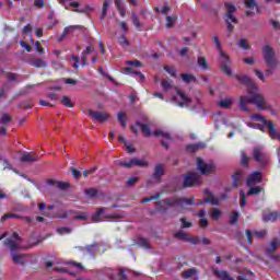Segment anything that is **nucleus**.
Segmentation results:
<instances>
[{
    "mask_svg": "<svg viewBox=\"0 0 280 280\" xmlns=\"http://www.w3.org/2000/svg\"><path fill=\"white\" fill-rule=\"evenodd\" d=\"M132 165H136V167H148L150 163L143 159H131Z\"/></svg>",
    "mask_w": 280,
    "mask_h": 280,
    "instance_id": "c85d7f7f",
    "label": "nucleus"
},
{
    "mask_svg": "<svg viewBox=\"0 0 280 280\" xmlns=\"http://www.w3.org/2000/svg\"><path fill=\"white\" fill-rule=\"evenodd\" d=\"M212 272L220 280H235L233 277H231V273H229L228 271H224V270H220L217 267L212 268Z\"/></svg>",
    "mask_w": 280,
    "mask_h": 280,
    "instance_id": "aec40b11",
    "label": "nucleus"
},
{
    "mask_svg": "<svg viewBox=\"0 0 280 280\" xmlns=\"http://www.w3.org/2000/svg\"><path fill=\"white\" fill-rule=\"evenodd\" d=\"M61 104H63V106H67V108H73V103L71 102V98H69V96H63L61 98Z\"/></svg>",
    "mask_w": 280,
    "mask_h": 280,
    "instance_id": "49530a36",
    "label": "nucleus"
},
{
    "mask_svg": "<svg viewBox=\"0 0 280 280\" xmlns=\"http://www.w3.org/2000/svg\"><path fill=\"white\" fill-rule=\"evenodd\" d=\"M118 121L122 126V128H126L128 126V122H126V113H118Z\"/></svg>",
    "mask_w": 280,
    "mask_h": 280,
    "instance_id": "09e8293b",
    "label": "nucleus"
},
{
    "mask_svg": "<svg viewBox=\"0 0 280 280\" xmlns=\"http://www.w3.org/2000/svg\"><path fill=\"white\" fill-rule=\"evenodd\" d=\"M174 237H176V240H180L182 242H188L189 233H187L185 231H177L174 233Z\"/></svg>",
    "mask_w": 280,
    "mask_h": 280,
    "instance_id": "bb28decb",
    "label": "nucleus"
},
{
    "mask_svg": "<svg viewBox=\"0 0 280 280\" xmlns=\"http://www.w3.org/2000/svg\"><path fill=\"white\" fill-rule=\"evenodd\" d=\"M164 69L167 73H170V75H172L173 78H176V70L174 68L166 66Z\"/></svg>",
    "mask_w": 280,
    "mask_h": 280,
    "instance_id": "338daca9",
    "label": "nucleus"
},
{
    "mask_svg": "<svg viewBox=\"0 0 280 280\" xmlns=\"http://www.w3.org/2000/svg\"><path fill=\"white\" fill-rule=\"evenodd\" d=\"M96 171H97V166H94V167H92V168H90L88 171H84L83 172L84 178H88L90 174H95Z\"/></svg>",
    "mask_w": 280,
    "mask_h": 280,
    "instance_id": "69168bd1",
    "label": "nucleus"
},
{
    "mask_svg": "<svg viewBox=\"0 0 280 280\" xmlns=\"http://www.w3.org/2000/svg\"><path fill=\"white\" fill-rule=\"evenodd\" d=\"M93 51H95V47H93V46H88V47L85 48V50L82 51L83 65H86V55L93 54Z\"/></svg>",
    "mask_w": 280,
    "mask_h": 280,
    "instance_id": "e433bc0d",
    "label": "nucleus"
},
{
    "mask_svg": "<svg viewBox=\"0 0 280 280\" xmlns=\"http://www.w3.org/2000/svg\"><path fill=\"white\" fill-rule=\"evenodd\" d=\"M210 217L212 218V220L218 221L219 218H222V210L218 208H212L210 211Z\"/></svg>",
    "mask_w": 280,
    "mask_h": 280,
    "instance_id": "473e14b6",
    "label": "nucleus"
},
{
    "mask_svg": "<svg viewBox=\"0 0 280 280\" xmlns=\"http://www.w3.org/2000/svg\"><path fill=\"white\" fill-rule=\"evenodd\" d=\"M200 148H205V144H202V143L189 144L187 147V150H188V152H198V150H200Z\"/></svg>",
    "mask_w": 280,
    "mask_h": 280,
    "instance_id": "a18cd8bd",
    "label": "nucleus"
},
{
    "mask_svg": "<svg viewBox=\"0 0 280 280\" xmlns=\"http://www.w3.org/2000/svg\"><path fill=\"white\" fill-rule=\"evenodd\" d=\"M138 245L141 246L142 248H147V249H150L152 247H150V242L148 241V238H139L138 240Z\"/></svg>",
    "mask_w": 280,
    "mask_h": 280,
    "instance_id": "c03bdc74",
    "label": "nucleus"
},
{
    "mask_svg": "<svg viewBox=\"0 0 280 280\" xmlns=\"http://www.w3.org/2000/svg\"><path fill=\"white\" fill-rule=\"evenodd\" d=\"M32 65H33V67H37V68L47 67V62L43 59H33Z\"/></svg>",
    "mask_w": 280,
    "mask_h": 280,
    "instance_id": "a19ab883",
    "label": "nucleus"
},
{
    "mask_svg": "<svg viewBox=\"0 0 280 280\" xmlns=\"http://www.w3.org/2000/svg\"><path fill=\"white\" fill-rule=\"evenodd\" d=\"M236 80H238V82L241 84L246 85L247 91L250 95H253V91H255V89H257V86L255 85V81H253V79H250L246 75H236Z\"/></svg>",
    "mask_w": 280,
    "mask_h": 280,
    "instance_id": "4468645a",
    "label": "nucleus"
},
{
    "mask_svg": "<svg viewBox=\"0 0 280 280\" xmlns=\"http://www.w3.org/2000/svg\"><path fill=\"white\" fill-rule=\"evenodd\" d=\"M108 8H110V0H105L103 2L101 21H104V19H106V14L108 12Z\"/></svg>",
    "mask_w": 280,
    "mask_h": 280,
    "instance_id": "7c9ffc66",
    "label": "nucleus"
},
{
    "mask_svg": "<svg viewBox=\"0 0 280 280\" xmlns=\"http://www.w3.org/2000/svg\"><path fill=\"white\" fill-rule=\"evenodd\" d=\"M202 185V178L198 173H189L184 177V187H199Z\"/></svg>",
    "mask_w": 280,
    "mask_h": 280,
    "instance_id": "9d476101",
    "label": "nucleus"
},
{
    "mask_svg": "<svg viewBox=\"0 0 280 280\" xmlns=\"http://www.w3.org/2000/svg\"><path fill=\"white\" fill-rule=\"evenodd\" d=\"M245 8H247L245 12L246 16H254L255 12H253V10H259L257 0H245Z\"/></svg>",
    "mask_w": 280,
    "mask_h": 280,
    "instance_id": "6ab92c4d",
    "label": "nucleus"
},
{
    "mask_svg": "<svg viewBox=\"0 0 280 280\" xmlns=\"http://www.w3.org/2000/svg\"><path fill=\"white\" fill-rule=\"evenodd\" d=\"M48 185H51L52 187H57V189H69V183L67 182H58L56 179H49Z\"/></svg>",
    "mask_w": 280,
    "mask_h": 280,
    "instance_id": "4be33fe9",
    "label": "nucleus"
},
{
    "mask_svg": "<svg viewBox=\"0 0 280 280\" xmlns=\"http://www.w3.org/2000/svg\"><path fill=\"white\" fill-rule=\"evenodd\" d=\"M84 26L82 25H70L63 28V32L61 34V38L59 40H62L66 36H69L71 34H75V32H81Z\"/></svg>",
    "mask_w": 280,
    "mask_h": 280,
    "instance_id": "f3484780",
    "label": "nucleus"
},
{
    "mask_svg": "<svg viewBox=\"0 0 280 280\" xmlns=\"http://www.w3.org/2000/svg\"><path fill=\"white\" fill-rule=\"evenodd\" d=\"M165 176V165L158 164L154 166L153 174L148 183H161V178Z\"/></svg>",
    "mask_w": 280,
    "mask_h": 280,
    "instance_id": "f8f14e48",
    "label": "nucleus"
},
{
    "mask_svg": "<svg viewBox=\"0 0 280 280\" xmlns=\"http://www.w3.org/2000/svg\"><path fill=\"white\" fill-rule=\"evenodd\" d=\"M253 159L259 165H266V163H268L270 156H268V153H266V151H264V148L256 147L253 150Z\"/></svg>",
    "mask_w": 280,
    "mask_h": 280,
    "instance_id": "0eeeda50",
    "label": "nucleus"
},
{
    "mask_svg": "<svg viewBox=\"0 0 280 280\" xmlns=\"http://www.w3.org/2000/svg\"><path fill=\"white\" fill-rule=\"evenodd\" d=\"M257 183H261V172H255L247 178V187H255Z\"/></svg>",
    "mask_w": 280,
    "mask_h": 280,
    "instance_id": "a211bd4d",
    "label": "nucleus"
},
{
    "mask_svg": "<svg viewBox=\"0 0 280 280\" xmlns=\"http://www.w3.org/2000/svg\"><path fill=\"white\" fill-rule=\"evenodd\" d=\"M139 183V177H131L127 180L126 185L127 187H135Z\"/></svg>",
    "mask_w": 280,
    "mask_h": 280,
    "instance_id": "052dcab7",
    "label": "nucleus"
},
{
    "mask_svg": "<svg viewBox=\"0 0 280 280\" xmlns=\"http://www.w3.org/2000/svg\"><path fill=\"white\" fill-rule=\"evenodd\" d=\"M262 56L269 69H276L278 67L279 61L277 60L275 49H272V47L265 46L262 48Z\"/></svg>",
    "mask_w": 280,
    "mask_h": 280,
    "instance_id": "20e7f679",
    "label": "nucleus"
},
{
    "mask_svg": "<svg viewBox=\"0 0 280 280\" xmlns=\"http://www.w3.org/2000/svg\"><path fill=\"white\" fill-rule=\"evenodd\" d=\"M126 73H132L133 75H138L141 82H145V75L141 72L133 71L132 68H125Z\"/></svg>",
    "mask_w": 280,
    "mask_h": 280,
    "instance_id": "58836bf2",
    "label": "nucleus"
},
{
    "mask_svg": "<svg viewBox=\"0 0 280 280\" xmlns=\"http://www.w3.org/2000/svg\"><path fill=\"white\" fill-rule=\"evenodd\" d=\"M132 23L137 30L141 28V22L139 21V18L137 16L136 13L131 14Z\"/></svg>",
    "mask_w": 280,
    "mask_h": 280,
    "instance_id": "4d7b16f0",
    "label": "nucleus"
},
{
    "mask_svg": "<svg viewBox=\"0 0 280 280\" xmlns=\"http://www.w3.org/2000/svg\"><path fill=\"white\" fill-rule=\"evenodd\" d=\"M237 220H240V212L234 211V212L230 215V224H237Z\"/></svg>",
    "mask_w": 280,
    "mask_h": 280,
    "instance_id": "8fccbe9b",
    "label": "nucleus"
},
{
    "mask_svg": "<svg viewBox=\"0 0 280 280\" xmlns=\"http://www.w3.org/2000/svg\"><path fill=\"white\" fill-rule=\"evenodd\" d=\"M250 161V158L246 155V152L241 151V165L244 167H248V162Z\"/></svg>",
    "mask_w": 280,
    "mask_h": 280,
    "instance_id": "4c0bfd02",
    "label": "nucleus"
},
{
    "mask_svg": "<svg viewBox=\"0 0 280 280\" xmlns=\"http://www.w3.org/2000/svg\"><path fill=\"white\" fill-rule=\"evenodd\" d=\"M8 80H10L11 82H16L19 80V78H21V75L16 74V73H9L7 75Z\"/></svg>",
    "mask_w": 280,
    "mask_h": 280,
    "instance_id": "0e129e2a",
    "label": "nucleus"
},
{
    "mask_svg": "<svg viewBox=\"0 0 280 280\" xmlns=\"http://www.w3.org/2000/svg\"><path fill=\"white\" fill-rule=\"evenodd\" d=\"M36 51L40 55L45 54V48L40 46V42L35 43Z\"/></svg>",
    "mask_w": 280,
    "mask_h": 280,
    "instance_id": "774afa93",
    "label": "nucleus"
},
{
    "mask_svg": "<svg viewBox=\"0 0 280 280\" xmlns=\"http://www.w3.org/2000/svg\"><path fill=\"white\" fill-rule=\"evenodd\" d=\"M84 194L88 198H97V196H100V190L97 188H86L84 190Z\"/></svg>",
    "mask_w": 280,
    "mask_h": 280,
    "instance_id": "c756f323",
    "label": "nucleus"
},
{
    "mask_svg": "<svg viewBox=\"0 0 280 280\" xmlns=\"http://www.w3.org/2000/svg\"><path fill=\"white\" fill-rule=\"evenodd\" d=\"M238 47H241V49H250V45H248V40L244 38L238 42Z\"/></svg>",
    "mask_w": 280,
    "mask_h": 280,
    "instance_id": "e2e57ef3",
    "label": "nucleus"
},
{
    "mask_svg": "<svg viewBox=\"0 0 280 280\" xmlns=\"http://www.w3.org/2000/svg\"><path fill=\"white\" fill-rule=\"evenodd\" d=\"M277 248H279V245L277 244V241H272L266 249L267 255L269 257H272V255H275V253H277Z\"/></svg>",
    "mask_w": 280,
    "mask_h": 280,
    "instance_id": "cd10ccee",
    "label": "nucleus"
},
{
    "mask_svg": "<svg viewBox=\"0 0 280 280\" xmlns=\"http://www.w3.org/2000/svg\"><path fill=\"white\" fill-rule=\"evenodd\" d=\"M108 208H100L94 214H92V221L101 222L102 218L121 219L124 214H106Z\"/></svg>",
    "mask_w": 280,
    "mask_h": 280,
    "instance_id": "9b49d317",
    "label": "nucleus"
},
{
    "mask_svg": "<svg viewBox=\"0 0 280 280\" xmlns=\"http://www.w3.org/2000/svg\"><path fill=\"white\" fill-rule=\"evenodd\" d=\"M179 221L182 222L180 229H191V226H194V223L187 221V218L185 217L180 218Z\"/></svg>",
    "mask_w": 280,
    "mask_h": 280,
    "instance_id": "ea45409f",
    "label": "nucleus"
},
{
    "mask_svg": "<svg viewBox=\"0 0 280 280\" xmlns=\"http://www.w3.org/2000/svg\"><path fill=\"white\" fill-rule=\"evenodd\" d=\"M10 121H12V117H10L8 114H3L0 119V124L2 126H8V124H10Z\"/></svg>",
    "mask_w": 280,
    "mask_h": 280,
    "instance_id": "3c124183",
    "label": "nucleus"
},
{
    "mask_svg": "<svg viewBox=\"0 0 280 280\" xmlns=\"http://www.w3.org/2000/svg\"><path fill=\"white\" fill-rule=\"evenodd\" d=\"M10 218H15L16 220H20L21 215L15 213H7L1 217V222H5V220H10Z\"/></svg>",
    "mask_w": 280,
    "mask_h": 280,
    "instance_id": "603ef678",
    "label": "nucleus"
},
{
    "mask_svg": "<svg viewBox=\"0 0 280 280\" xmlns=\"http://www.w3.org/2000/svg\"><path fill=\"white\" fill-rule=\"evenodd\" d=\"M264 191V188L256 186L249 189V191H247V196H259V194H261Z\"/></svg>",
    "mask_w": 280,
    "mask_h": 280,
    "instance_id": "f704fd0d",
    "label": "nucleus"
},
{
    "mask_svg": "<svg viewBox=\"0 0 280 280\" xmlns=\"http://www.w3.org/2000/svg\"><path fill=\"white\" fill-rule=\"evenodd\" d=\"M177 91V95H179L180 100H183L185 103L180 102L177 104V106H179V108H183V106H189V104H191V100L189 97H187V95H185V93H183V91L178 90L176 88Z\"/></svg>",
    "mask_w": 280,
    "mask_h": 280,
    "instance_id": "5701e85b",
    "label": "nucleus"
},
{
    "mask_svg": "<svg viewBox=\"0 0 280 280\" xmlns=\"http://www.w3.org/2000/svg\"><path fill=\"white\" fill-rule=\"evenodd\" d=\"M246 237L248 244H253V237H256V240H264L268 235L267 230H260V231H254L252 232L250 230H246Z\"/></svg>",
    "mask_w": 280,
    "mask_h": 280,
    "instance_id": "2eb2a0df",
    "label": "nucleus"
},
{
    "mask_svg": "<svg viewBox=\"0 0 280 280\" xmlns=\"http://www.w3.org/2000/svg\"><path fill=\"white\" fill-rule=\"evenodd\" d=\"M85 250H86V253H89V255H93V254L97 253V250H100V244L94 243L92 245H88L85 247Z\"/></svg>",
    "mask_w": 280,
    "mask_h": 280,
    "instance_id": "2f4dec72",
    "label": "nucleus"
},
{
    "mask_svg": "<svg viewBox=\"0 0 280 280\" xmlns=\"http://www.w3.org/2000/svg\"><path fill=\"white\" fill-rule=\"evenodd\" d=\"M20 161L22 163H34L36 161H38V155H32L30 153H24L21 158Z\"/></svg>",
    "mask_w": 280,
    "mask_h": 280,
    "instance_id": "393cba45",
    "label": "nucleus"
},
{
    "mask_svg": "<svg viewBox=\"0 0 280 280\" xmlns=\"http://www.w3.org/2000/svg\"><path fill=\"white\" fill-rule=\"evenodd\" d=\"M198 65H199V67H201V69H205V70L209 69V66L207 63V59L205 57H199L198 58Z\"/></svg>",
    "mask_w": 280,
    "mask_h": 280,
    "instance_id": "5fc2aeb1",
    "label": "nucleus"
},
{
    "mask_svg": "<svg viewBox=\"0 0 280 280\" xmlns=\"http://www.w3.org/2000/svg\"><path fill=\"white\" fill-rule=\"evenodd\" d=\"M89 117L93 119V121H98L100 124H104V121H108V113L106 112H95L93 109L88 110Z\"/></svg>",
    "mask_w": 280,
    "mask_h": 280,
    "instance_id": "ddd939ff",
    "label": "nucleus"
},
{
    "mask_svg": "<svg viewBox=\"0 0 280 280\" xmlns=\"http://www.w3.org/2000/svg\"><path fill=\"white\" fill-rule=\"evenodd\" d=\"M164 205H167L168 207H180L182 209H185V207L189 206V205H195L196 199L190 198V199H186V198H167L163 200Z\"/></svg>",
    "mask_w": 280,
    "mask_h": 280,
    "instance_id": "423d86ee",
    "label": "nucleus"
},
{
    "mask_svg": "<svg viewBox=\"0 0 280 280\" xmlns=\"http://www.w3.org/2000/svg\"><path fill=\"white\" fill-rule=\"evenodd\" d=\"M242 176V171L236 172L235 175H233V187H240V180Z\"/></svg>",
    "mask_w": 280,
    "mask_h": 280,
    "instance_id": "37998d69",
    "label": "nucleus"
},
{
    "mask_svg": "<svg viewBox=\"0 0 280 280\" xmlns=\"http://www.w3.org/2000/svg\"><path fill=\"white\" fill-rule=\"evenodd\" d=\"M184 279H198V271L196 268H191L182 272Z\"/></svg>",
    "mask_w": 280,
    "mask_h": 280,
    "instance_id": "b1692460",
    "label": "nucleus"
},
{
    "mask_svg": "<svg viewBox=\"0 0 280 280\" xmlns=\"http://www.w3.org/2000/svg\"><path fill=\"white\" fill-rule=\"evenodd\" d=\"M176 16H166V27H173L174 23H176Z\"/></svg>",
    "mask_w": 280,
    "mask_h": 280,
    "instance_id": "13d9d810",
    "label": "nucleus"
},
{
    "mask_svg": "<svg viewBox=\"0 0 280 280\" xmlns=\"http://www.w3.org/2000/svg\"><path fill=\"white\" fill-rule=\"evenodd\" d=\"M279 218V212L277 211H265L262 213L264 222H275Z\"/></svg>",
    "mask_w": 280,
    "mask_h": 280,
    "instance_id": "412c9836",
    "label": "nucleus"
},
{
    "mask_svg": "<svg viewBox=\"0 0 280 280\" xmlns=\"http://www.w3.org/2000/svg\"><path fill=\"white\" fill-rule=\"evenodd\" d=\"M70 264H71L72 268H74V270H77V272L84 271V267L82 266L81 262L71 261Z\"/></svg>",
    "mask_w": 280,
    "mask_h": 280,
    "instance_id": "864d4df0",
    "label": "nucleus"
},
{
    "mask_svg": "<svg viewBox=\"0 0 280 280\" xmlns=\"http://www.w3.org/2000/svg\"><path fill=\"white\" fill-rule=\"evenodd\" d=\"M57 233L59 235H69V233H71V228H67V226L59 228L57 229Z\"/></svg>",
    "mask_w": 280,
    "mask_h": 280,
    "instance_id": "6e6d98bb",
    "label": "nucleus"
},
{
    "mask_svg": "<svg viewBox=\"0 0 280 280\" xmlns=\"http://www.w3.org/2000/svg\"><path fill=\"white\" fill-rule=\"evenodd\" d=\"M3 244L5 248H9L12 253L13 264H19L20 266H25V264H27V255L16 254V250H21V236H19V233L14 232L11 237L3 242Z\"/></svg>",
    "mask_w": 280,
    "mask_h": 280,
    "instance_id": "f257e3e1",
    "label": "nucleus"
},
{
    "mask_svg": "<svg viewBox=\"0 0 280 280\" xmlns=\"http://www.w3.org/2000/svg\"><path fill=\"white\" fill-rule=\"evenodd\" d=\"M233 101L231 98H223L219 101L220 108H231Z\"/></svg>",
    "mask_w": 280,
    "mask_h": 280,
    "instance_id": "72a5a7b5",
    "label": "nucleus"
},
{
    "mask_svg": "<svg viewBox=\"0 0 280 280\" xmlns=\"http://www.w3.org/2000/svg\"><path fill=\"white\" fill-rule=\"evenodd\" d=\"M139 126L144 135V137H152V131L150 130V127L144 124H137Z\"/></svg>",
    "mask_w": 280,
    "mask_h": 280,
    "instance_id": "c9c22d12",
    "label": "nucleus"
},
{
    "mask_svg": "<svg viewBox=\"0 0 280 280\" xmlns=\"http://www.w3.org/2000/svg\"><path fill=\"white\" fill-rule=\"evenodd\" d=\"M118 43H119V45H121L125 49H126V47H130V42H128V39H126V36H125V35H121V36L118 38Z\"/></svg>",
    "mask_w": 280,
    "mask_h": 280,
    "instance_id": "de8ad7c7",
    "label": "nucleus"
},
{
    "mask_svg": "<svg viewBox=\"0 0 280 280\" xmlns=\"http://www.w3.org/2000/svg\"><path fill=\"white\" fill-rule=\"evenodd\" d=\"M240 198H241V207L242 209H244V207H246V192H244V190L240 191Z\"/></svg>",
    "mask_w": 280,
    "mask_h": 280,
    "instance_id": "680f3d73",
    "label": "nucleus"
},
{
    "mask_svg": "<svg viewBox=\"0 0 280 280\" xmlns=\"http://www.w3.org/2000/svg\"><path fill=\"white\" fill-rule=\"evenodd\" d=\"M250 119L252 121H261L264 126L268 128V135L270 139L280 140V132L277 131V129L275 128V122H272V120H266V118H264V116H261L260 114H252Z\"/></svg>",
    "mask_w": 280,
    "mask_h": 280,
    "instance_id": "7ed1b4c3",
    "label": "nucleus"
},
{
    "mask_svg": "<svg viewBox=\"0 0 280 280\" xmlns=\"http://www.w3.org/2000/svg\"><path fill=\"white\" fill-rule=\"evenodd\" d=\"M197 170L202 174L203 176H209V174H213V170H215V166L213 163H207L202 159L197 158Z\"/></svg>",
    "mask_w": 280,
    "mask_h": 280,
    "instance_id": "1a4fd4ad",
    "label": "nucleus"
},
{
    "mask_svg": "<svg viewBox=\"0 0 280 280\" xmlns=\"http://www.w3.org/2000/svg\"><path fill=\"white\" fill-rule=\"evenodd\" d=\"M206 202H208L209 205H213V206H218L220 205V199H218V197H215L213 194L208 192L206 198H205Z\"/></svg>",
    "mask_w": 280,
    "mask_h": 280,
    "instance_id": "a878e982",
    "label": "nucleus"
},
{
    "mask_svg": "<svg viewBox=\"0 0 280 280\" xmlns=\"http://www.w3.org/2000/svg\"><path fill=\"white\" fill-rule=\"evenodd\" d=\"M247 104H255L257 110H270V106L268 105V102H266V98L261 96V94H253L252 96H241L240 100V108L244 113H248V106Z\"/></svg>",
    "mask_w": 280,
    "mask_h": 280,
    "instance_id": "f03ea898",
    "label": "nucleus"
},
{
    "mask_svg": "<svg viewBox=\"0 0 280 280\" xmlns=\"http://www.w3.org/2000/svg\"><path fill=\"white\" fill-rule=\"evenodd\" d=\"M224 7L226 8L225 23L228 25V32L231 34L234 27L232 23H237V18L233 14V12L237 11V8L229 2H225Z\"/></svg>",
    "mask_w": 280,
    "mask_h": 280,
    "instance_id": "39448f33",
    "label": "nucleus"
},
{
    "mask_svg": "<svg viewBox=\"0 0 280 280\" xmlns=\"http://www.w3.org/2000/svg\"><path fill=\"white\" fill-rule=\"evenodd\" d=\"M182 80L183 82H186L187 84H189V82H196V77H194V74L184 73L182 74Z\"/></svg>",
    "mask_w": 280,
    "mask_h": 280,
    "instance_id": "79ce46f5",
    "label": "nucleus"
},
{
    "mask_svg": "<svg viewBox=\"0 0 280 280\" xmlns=\"http://www.w3.org/2000/svg\"><path fill=\"white\" fill-rule=\"evenodd\" d=\"M154 135L155 137H162V145L167 150V148H170V143H172V137L170 136V133L161 129H156Z\"/></svg>",
    "mask_w": 280,
    "mask_h": 280,
    "instance_id": "dca6fc26",
    "label": "nucleus"
},
{
    "mask_svg": "<svg viewBox=\"0 0 280 280\" xmlns=\"http://www.w3.org/2000/svg\"><path fill=\"white\" fill-rule=\"evenodd\" d=\"M161 86L163 91H170L172 89V81L163 80Z\"/></svg>",
    "mask_w": 280,
    "mask_h": 280,
    "instance_id": "bf43d9fd",
    "label": "nucleus"
},
{
    "mask_svg": "<svg viewBox=\"0 0 280 280\" xmlns=\"http://www.w3.org/2000/svg\"><path fill=\"white\" fill-rule=\"evenodd\" d=\"M219 56H220V62H221V69L225 75H233V71L231 70V58L224 50H219Z\"/></svg>",
    "mask_w": 280,
    "mask_h": 280,
    "instance_id": "6e6552de",
    "label": "nucleus"
}]
</instances>
